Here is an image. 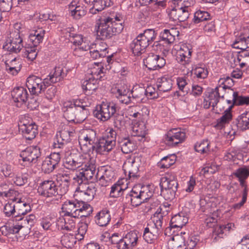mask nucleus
<instances>
[{"label": "nucleus", "mask_w": 249, "mask_h": 249, "mask_svg": "<svg viewBox=\"0 0 249 249\" xmlns=\"http://www.w3.org/2000/svg\"><path fill=\"white\" fill-rule=\"evenodd\" d=\"M192 71L194 74L198 78L205 79L208 74V71L205 67H196L195 69H193Z\"/></svg>", "instance_id": "62"}, {"label": "nucleus", "mask_w": 249, "mask_h": 249, "mask_svg": "<svg viewBox=\"0 0 249 249\" xmlns=\"http://www.w3.org/2000/svg\"><path fill=\"white\" fill-rule=\"evenodd\" d=\"M138 36L142 39V41L149 45L155 39L156 35L154 29H148L145 30L143 33L139 34Z\"/></svg>", "instance_id": "47"}, {"label": "nucleus", "mask_w": 249, "mask_h": 249, "mask_svg": "<svg viewBox=\"0 0 249 249\" xmlns=\"http://www.w3.org/2000/svg\"><path fill=\"white\" fill-rule=\"evenodd\" d=\"M96 174H98L97 176V178H98L99 174H101L102 178L107 179V181H111L115 176V173L114 172L112 168L109 166L101 167L100 169Z\"/></svg>", "instance_id": "49"}, {"label": "nucleus", "mask_w": 249, "mask_h": 249, "mask_svg": "<svg viewBox=\"0 0 249 249\" xmlns=\"http://www.w3.org/2000/svg\"><path fill=\"white\" fill-rule=\"evenodd\" d=\"M56 225L59 230L71 231L75 228V223L71 217L62 218L57 220Z\"/></svg>", "instance_id": "36"}, {"label": "nucleus", "mask_w": 249, "mask_h": 249, "mask_svg": "<svg viewBox=\"0 0 249 249\" xmlns=\"http://www.w3.org/2000/svg\"><path fill=\"white\" fill-rule=\"evenodd\" d=\"M210 142L208 140H203L197 142L195 145V150L201 154L208 153L210 150Z\"/></svg>", "instance_id": "52"}, {"label": "nucleus", "mask_w": 249, "mask_h": 249, "mask_svg": "<svg viewBox=\"0 0 249 249\" xmlns=\"http://www.w3.org/2000/svg\"><path fill=\"white\" fill-rule=\"evenodd\" d=\"M55 151L52 153L50 155L46 158L49 160L53 165L57 167L60 162L61 157L65 152V150L61 149H55Z\"/></svg>", "instance_id": "46"}, {"label": "nucleus", "mask_w": 249, "mask_h": 249, "mask_svg": "<svg viewBox=\"0 0 249 249\" xmlns=\"http://www.w3.org/2000/svg\"><path fill=\"white\" fill-rule=\"evenodd\" d=\"M146 128L145 124L143 122L136 123L132 127V136H137L143 138L146 135Z\"/></svg>", "instance_id": "42"}, {"label": "nucleus", "mask_w": 249, "mask_h": 249, "mask_svg": "<svg viewBox=\"0 0 249 249\" xmlns=\"http://www.w3.org/2000/svg\"><path fill=\"white\" fill-rule=\"evenodd\" d=\"M186 134L180 128H174L169 130L164 138L166 144L175 146L182 142L185 139Z\"/></svg>", "instance_id": "14"}, {"label": "nucleus", "mask_w": 249, "mask_h": 249, "mask_svg": "<svg viewBox=\"0 0 249 249\" xmlns=\"http://www.w3.org/2000/svg\"><path fill=\"white\" fill-rule=\"evenodd\" d=\"M82 199H83L82 198ZM84 200L82 199V202L78 210V213H76L74 218H79L83 217H87L89 216L92 212V207L89 204L86 203Z\"/></svg>", "instance_id": "39"}, {"label": "nucleus", "mask_w": 249, "mask_h": 249, "mask_svg": "<svg viewBox=\"0 0 249 249\" xmlns=\"http://www.w3.org/2000/svg\"><path fill=\"white\" fill-rule=\"evenodd\" d=\"M161 195L166 200L173 199L178 187V183L175 174L167 173L160 178Z\"/></svg>", "instance_id": "4"}, {"label": "nucleus", "mask_w": 249, "mask_h": 249, "mask_svg": "<svg viewBox=\"0 0 249 249\" xmlns=\"http://www.w3.org/2000/svg\"><path fill=\"white\" fill-rule=\"evenodd\" d=\"M76 110V108H75L74 107H71L70 106V107H65L64 106V116L68 120V121L74 123L75 119H76L75 115Z\"/></svg>", "instance_id": "56"}, {"label": "nucleus", "mask_w": 249, "mask_h": 249, "mask_svg": "<svg viewBox=\"0 0 249 249\" xmlns=\"http://www.w3.org/2000/svg\"><path fill=\"white\" fill-rule=\"evenodd\" d=\"M125 243L126 242L129 249H132L135 247L138 240V236L136 232L130 231L127 233L125 236H124Z\"/></svg>", "instance_id": "55"}, {"label": "nucleus", "mask_w": 249, "mask_h": 249, "mask_svg": "<svg viewBox=\"0 0 249 249\" xmlns=\"http://www.w3.org/2000/svg\"><path fill=\"white\" fill-rule=\"evenodd\" d=\"M232 91L233 105L236 106H243L249 105V96H239L237 92Z\"/></svg>", "instance_id": "50"}, {"label": "nucleus", "mask_w": 249, "mask_h": 249, "mask_svg": "<svg viewBox=\"0 0 249 249\" xmlns=\"http://www.w3.org/2000/svg\"><path fill=\"white\" fill-rule=\"evenodd\" d=\"M96 173V169H94L92 164L89 168H81L76 172L75 176L72 177L73 183L77 184L78 187L76 189V196H79L84 200L91 201L94 198L96 188L93 184L87 183L88 180L91 179H97L98 174Z\"/></svg>", "instance_id": "1"}, {"label": "nucleus", "mask_w": 249, "mask_h": 249, "mask_svg": "<svg viewBox=\"0 0 249 249\" xmlns=\"http://www.w3.org/2000/svg\"><path fill=\"white\" fill-rule=\"evenodd\" d=\"M188 219L184 213H179L173 216L170 221L171 228H182L187 222Z\"/></svg>", "instance_id": "37"}, {"label": "nucleus", "mask_w": 249, "mask_h": 249, "mask_svg": "<svg viewBox=\"0 0 249 249\" xmlns=\"http://www.w3.org/2000/svg\"><path fill=\"white\" fill-rule=\"evenodd\" d=\"M11 95L15 102L17 103V107L25 103L27 100L28 93L26 89L23 87L15 88L12 91Z\"/></svg>", "instance_id": "26"}, {"label": "nucleus", "mask_w": 249, "mask_h": 249, "mask_svg": "<svg viewBox=\"0 0 249 249\" xmlns=\"http://www.w3.org/2000/svg\"><path fill=\"white\" fill-rule=\"evenodd\" d=\"M233 85L232 79L227 76L226 78H220L218 83V86L223 89L222 91L224 92L226 89H230Z\"/></svg>", "instance_id": "61"}, {"label": "nucleus", "mask_w": 249, "mask_h": 249, "mask_svg": "<svg viewBox=\"0 0 249 249\" xmlns=\"http://www.w3.org/2000/svg\"><path fill=\"white\" fill-rule=\"evenodd\" d=\"M163 222V216L160 212H155L153 215L152 222L149 223L145 228H148L149 231L153 232V234L159 236L162 231Z\"/></svg>", "instance_id": "20"}, {"label": "nucleus", "mask_w": 249, "mask_h": 249, "mask_svg": "<svg viewBox=\"0 0 249 249\" xmlns=\"http://www.w3.org/2000/svg\"><path fill=\"white\" fill-rule=\"evenodd\" d=\"M200 205L202 212L210 213V215L205 219L204 222L208 227H212L213 224L217 222V217L219 216L218 210H213L211 202H206L205 199L200 200Z\"/></svg>", "instance_id": "12"}, {"label": "nucleus", "mask_w": 249, "mask_h": 249, "mask_svg": "<svg viewBox=\"0 0 249 249\" xmlns=\"http://www.w3.org/2000/svg\"><path fill=\"white\" fill-rule=\"evenodd\" d=\"M36 46H25L23 50V56L26 57L29 61H33L37 56Z\"/></svg>", "instance_id": "54"}, {"label": "nucleus", "mask_w": 249, "mask_h": 249, "mask_svg": "<svg viewBox=\"0 0 249 249\" xmlns=\"http://www.w3.org/2000/svg\"><path fill=\"white\" fill-rule=\"evenodd\" d=\"M141 163V158L136 156L130 158L125 162L124 170L125 174L128 173L129 178H135L139 175V167Z\"/></svg>", "instance_id": "13"}, {"label": "nucleus", "mask_w": 249, "mask_h": 249, "mask_svg": "<svg viewBox=\"0 0 249 249\" xmlns=\"http://www.w3.org/2000/svg\"><path fill=\"white\" fill-rule=\"evenodd\" d=\"M37 192L40 196L46 198L54 199L57 196H61L60 190L53 180H45L42 182L38 187Z\"/></svg>", "instance_id": "9"}, {"label": "nucleus", "mask_w": 249, "mask_h": 249, "mask_svg": "<svg viewBox=\"0 0 249 249\" xmlns=\"http://www.w3.org/2000/svg\"><path fill=\"white\" fill-rule=\"evenodd\" d=\"M121 149L124 154H128L133 152L137 147L135 141H133L128 136H126L125 133L123 134L122 137L118 140Z\"/></svg>", "instance_id": "21"}, {"label": "nucleus", "mask_w": 249, "mask_h": 249, "mask_svg": "<svg viewBox=\"0 0 249 249\" xmlns=\"http://www.w3.org/2000/svg\"><path fill=\"white\" fill-rule=\"evenodd\" d=\"M76 109L74 123L80 124L86 119L88 111L86 108L81 107L76 108Z\"/></svg>", "instance_id": "59"}, {"label": "nucleus", "mask_w": 249, "mask_h": 249, "mask_svg": "<svg viewBox=\"0 0 249 249\" xmlns=\"http://www.w3.org/2000/svg\"><path fill=\"white\" fill-rule=\"evenodd\" d=\"M111 5L110 0H96L90 9L89 12L92 14H96L97 12L101 11L105 7Z\"/></svg>", "instance_id": "43"}, {"label": "nucleus", "mask_w": 249, "mask_h": 249, "mask_svg": "<svg viewBox=\"0 0 249 249\" xmlns=\"http://www.w3.org/2000/svg\"><path fill=\"white\" fill-rule=\"evenodd\" d=\"M19 130L26 140H31L38 134L37 126L35 123H29L25 120H22L18 124Z\"/></svg>", "instance_id": "16"}, {"label": "nucleus", "mask_w": 249, "mask_h": 249, "mask_svg": "<svg viewBox=\"0 0 249 249\" xmlns=\"http://www.w3.org/2000/svg\"><path fill=\"white\" fill-rule=\"evenodd\" d=\"M190 10L176 6L169 13L170 18L174 21L183 22L189 16Z\"/></svg>", "instance_id": "22"}, {"label": "nucleus", "mask_w": 249, "mask_h": 249, "mask_svg": "<svg viewBox=\"0 0 249 249\" xmlns=\"http://www.w3.org/2000/svg\"><path fill=\"white\" fill-rule=\"evenodd\" d=\"M95 161L90 158L89 155H82L79 153H71L66 159L64 165L65 168L74 170L75 169L82 166V168H89L92 164L94 169H96Z\"/></svg>", "instance_id": "3"}, {"label": "nucleus", "mask_w": 249, "mask_h": 249, "mask_svg": "<svg viewBox=\"0 0 249 249\" xmlns=\"http://www.w3.org/2000/svg\"><path fill=\"white\" fill-rule=\"evenodd\" d=\"M146 67L151 70H155L162 68L165 64V60L159 55L150 53L143 60Z\"/></svg>", "instance_id": "18"}, {"label": "nucleus", "mask_w": 249, "mask_h": 249, "mask_svg": "<svg viewBox=\"0 0 249 249\" xmlns=\"http://www.w3.org/2000/svg\"><path fill=\"white\" fill-rule=\"evenodd\" d=\"M110 220V212L107 210H103L100 211L95 216L96 223L101 227L107 225Z\"/></svg>", "instance_id": "33"}, {"label": "nucleus", "mask_w": 249, "mask_h": 249, "mask_svg": "<svg viewBox=\"0 0 249 249\" xmlns=\"http://www.w3.org/2000/svg\"><path fill=\"white\" fill-rule=\"evenodd\" d=\"M236 126L240 130H245L249 128V112L242 114L236 119Z\"/></svg>", "instance_id": "40"}, {"label": "nucleus", "mask_w": 249, "mask_h": 249, "mask_svg": "<svg viewBox=\"0 0 249 249\" xmlns=\"http://www.w3.org/2000/svg\"><path fill=\"white\" fill-rule=\"evenodd\" d=\"M96 140V132L93 129H88L83 130L79 136V143L81 146L88 147L90 146L89 149L95 147V142Z\"/></svg>", "instance_id": "17"}, {"label": "nucleus", "mask_w": 249, "mask_h": 249, "mask_svg": "<svg viewBox=\"0 0 249 249\" xmlns=\"http://www.w3.org/2000/svg\"><path fill=\"white\" fill-rule=\"evenodd\" d=\"M223 89L221 87L217 86L214 89H213L211 91L208 92V95L206 98L210 103H212V107L213 108L219 102L220 98H224V95L222 91Z\"/></svg>", "instance_id": "31"}, {"label": "nucleus", "mask_w": 249, "mask_h": 249, "mask_svg": "<svg viewBox=\"0 0 249 249\" xmlns=\"http://www.w3.org/2000/svg\"><path fill=\"white\" fill-rule=\"evenodd\" d=\"M114 128H109L106 131L105 134L102 136L112 142H114L116 144V139L119 140L123 135L126 133V129L124 125V122L119 117L114 120Z\"/></svg>", "instance_id": "7"}, {"label": "nucleus", "mask_w": 249, "mask_h": 249, "mask_svg": "<svg viewBox=\"0 0 249 249\" xmlns=\"http://www.w3.org/2000/svg\"><path fill=\"white\" fill-rule=\"evenodd\" d=\"M177 83L179 89L182 92L183 95H184L187 94L189 89L187 87L186 78L185 77H178L177 79Z\"/></svg>", "instance_id": "64"}, {"label": "nucleus", "mask_w": 249, "mask_h": 249, "mask_svg": "<svg viewBox=\"0 0 249 249\" xmlns=\"http://www.w3.org/2000/svg\"><path fill=\"white\" fill-rule=\"evenodd\" d=\"M116 106L113 103L103 102L96 106L93 112L94 116L102 121L108 120L116 112Z\"/></svg>", "instance_id": "8"}, {"label": "nucleus", "mask_w": 249, "mask_h": 249, "mask_svg": "<svg viewBox=\"0 0 249 249\" xmlns=\"http://www.w3.org/2000/svg\"><path fill=\"white\" fill-rule=\"evenodd\" d=\"M72 174H69L67 172H63L59 174V178L61 181V183L59 186L60 195H64L68 191L71 178H72Z\"/></svg>", "instance_id": "30"}, {"label": "nucleus", "mask_w": 249, "mask_h": 249, "mask_svg": "<svg viewBox=\"0 0 249 249\" xmlns=\"http://www.w3.org/2000/svg\"><path fill=\"white\" fill-rule=\"evenodd\" d=\"M76 235L71 233L64 234L61 237V243L66 248H72L76 242Z\"/></svg>", "instance_id": "44"}, {"label": "nucleus", "mask_w": 249, "mask_h": 249, "mask_svg": "<svg viewBox=\"0 0 249 249\" xmlns=\"http://www.w3.org/2000/svg\"><path fill=\"white\" fill-rule=\"evenodd\" d=\"M232 47L240 50H246L249 48V29H245L240 35L236 36L232 45Z\"/></svg>", "instance_id": "23"}, {"label": "nucleus", "mask_w": 249, "mask_h": 249, "mask_svg": "<svg viewBox=\"0 0 249 249\" xmlns=\"http://www.w3.org/2000/svg\"><path fill=\"white\" fill-rule=\"evenodd\" d=\"M179 34V32L176 28L164 29L160 33V37L161 41L171 44L174 43L176 37L178 36Z\"/></svg>", "instance_id": "28"}, {"label": "nucleus", "mask_w": 249, "mask_h": 249, "mask_svg": "<svg viewBox=\"0 0 249 249\" xmlns=\"http://www.w3.org/2000/svg\"><path fill=\"white\" fill-rule=\"evenodd\" d=\"M172 80L168 77L163 76L158 79L157 86L160 92H165L170 90L172 87Z\"/></svg>", "instance_id": "34"}, {"label": "nucleus", "mask_w": 249, "mask_h": 249, "mask_svg": "<svg viewBox=\"0 0 249 249\" xmlns=\"http://www.w3.org/2000/svg\"><path fill=\"white\" fill-rule=\"evenodd\" d=\"M148 46V44L142 41V39L137 36L130 44V47L135 55H140L144 53L145 49Z\"/></svg>", "instance_id": "29"}, {"label": "nucleus", "mask_w": 249, "mask_h": 249, "mask_svg": "<svg viewBox=\"0 0 249 249\" xmlns=\"http://www.w3.org/2000/svg\"><path fill=\"white\" fill-rule=\"evenodd\" d=\"M16 208V214L15 215V217H18V218L19 217L20 215H25L31 210L29 204L21 201V200H19L17 202Z\"/></svg>", "instance_id": "45"}, {"label": "nucleus", "mask_w": 249, "mask_h": 249, "mask_svg": "<svg viewBox=\"0 0 249 249\" xmlns=\"http://www.w3.org/2000/svg\"><path fill=\"white\" fill-rule=\"evenodd\" d=\"M48 79H42L38 76L32 75L27 78L26 86L31 94L38 95L48 86Z\"/></svg>", "instance_id": "6"}, {"label": "nucleus", "mask_w": 249, "mask_h": 249, "mask_svg": "<svg viewBox=\"0 0 249 249\" xmlns=\"http://www.w3.org/2000/svg\"><path fill=\"white\" fill-rule=\"evenodd\" d=\"M192 51L186 45H183L178 51L176 59L178 63L189 69Z\"/></svg>", "instance_id": "19"}, {"label": "nucleus", "mask_w": 249, "mask_h": 249, "mask_svg": "<svg viewBox=\"0 0 249 249\" xmlns=\"http://www.w3.org/2000/svg\"><path fill=\"white\" fill-rule=\"evenodd\" d=\"M90 49H94L96 51L101 53L103 57H106L107 53V45L104 42H100L98 43H91L89 45Z\"/></svg>", "instance_id": "58"}, {"label": "nucleus", "mask_w": 249, "mask_h": 249, "mask_svg": "<svg viewBox=\"0 0 249 249\" xmlns=\"http://www.w3.org/2000/svg\"><path fill=\"white\" fill-rule=\"evenodd\" d=\"M175 155H170L163 158L159 163L160 168H168L175 162Z\"/></svg>", "instance_id": "57"}, {"label": "nucleus", "mask_w": 249, "mask_h": 249, "mask_svg": "<svg viewBox=\"0 0 249 249\" xmlns=\"http://www.w3.org/2000/svg\"><path fill=\"white\" fill-rule=\"evenodd\" d=\"M45 33V30L42 28H38L33 31L29 36V41L32 43V46H37L42 42Z\"/></svg>", "instance_id": "38"}, {"label": "nucleus", "mask_w": 249, "mask_h": 249, "mask_svg": "<svg viewBox=\"0 0 249 249\" xmlns=\"http://www.w3.org/2000/svg\"><path fill=\"white\" fill-rule=\"evenodd\" d=\"M63 70L59 67H55L54 69V72L53 74L51 73L47 76L46 79H48L49 84L55 83L60 81L63 77L62 75Z\"/></svg>", "instance_id": "48"}, {"label": "nucleus", "mask_w": 249, "mask_h": 249, "mask_svg": "<svg viewBox=\"0 0 249 249\" xmlns=\"http://www.w3.org/2000/svg\"><path fill=\"white\" fill-rule=\"evenodd\" d=\"M70 36H71L70 39L71 41L76 47L82 46V44H89L87 40H84L83 36L81 35H74L70 33Z\"/></svg>", "instance_id": "60"}, {"label": "nucleus", "mask_w": 249, "mask_h": 249, "mask_svg": "<svg viewBox=\"0 0 249 249\" xmlns=\"http://www.w3.org/2000/svg\"><path fill=\"white\" fill-rule=\"evenodd\" d=\"M82 202V199L81 200H67L63 205L62 210L65 213V215L71 216L72 217H75L78 210Z\"/></svg>", "instance_id": "25"}, {"label": "nucleus", "mask_w": 249, "mask_h": 249, "mask_svg": "<svg viewBox=\"0 0 249 249\" xmlns=\"http://www.w3.org/2000/svg\"><path fill=\"white\" fill-rule=\"evenodd\" d=\"M95 65L96 67L92 68L89 72L91 75L87 77L82 85V89L87 94L92 93L97 88L98 79H101L104 76L103 67L95 63Z\"/></svg>", "instance_id": "5"}, {"label": "nucleus", "mask_w": 249, "mask_h": 249, "mask_svg": "<svg viewBox=\"0 0 249 249\" xmlns=\"http://www.w3.org/2000/svg\"><path fill=\"white\" fill-rule=\"evenodd\" d=\"M211 16L208 12L198 10L194 14L193 22L195 24H198L201 22L209 20Z\"/></svg>", "instance_id": "51"}, {"label": "nucleus", "mask_w": 249, "mask_h": 249, "mask_svg": "<svg viewBox=\"0 0 249 249\" xmlns=\"http://www.w3.org/2000/svg\"><path fill=\"white\" fill-rule=\"evenodd\" d=\"M131 94L133 98L135 99L137 102L142 101L145 96V89L136 85L133 87Z\"/></svg>", "instance_id": "53"}, {"label": "nucleus", "mask_w": 249, "mask_h": 249, "mask_svg": "<svg viewBox=\"0 0 249 249\" xmlns=\"http://www.w3.org/2000/svg\"><path fill=\"white\" fill-rule=\"evenodd\" d=\"M123 18L120 15L111 17H99L96 20L95 29L97 37L106 40L121 32L123 29Z\"/></svg>", "instance_id": "2"}, {"label": "nucleus", "mask_w": 249, "mask_h": 249, "mask_svg": "<svg viewBox=\"0 0 249 249\" xmlns=\"http://www.w3.org/2000/svg\"><path fill=\"white\" fill-rule=\"evenodd\" d=\"M123 201H124L125 203H130L133 206L135 207H137L143 203L142 202V200L139 199V198L135 197L130 193V194L126 195L125 197L123 198Z\"/></svg>", "instance_id": "63"}, {"label": "nucleus", "mask_w": 249, "mask_h": 249, "mask_svg": "<svg viewBox=\"0 0 249 249\" xmlns=\"http://www.w3.org/2000/svg\"><path fill=\"white\" fill-rule=\"evenodd\" d=\"M139 191L144 202L149 200L150 203L153 202L155 203L154 206L159 205V201L158 199L152 197L154 192L149 185L142 186Z\"/></svg>", "instance_id": "32"}, {"label": "nucleus", "mask_w": 249, "mask_h": 249, "mask_svg": "<svg viewBox=\"0 0 249 249\" xmlns=\"http://www.w3.org/2000/svg\"><path fill=\"white\" fill-rule=\"evenodd\" d=\"M69 10L75 19H79L86 14V8L78 0H73L69 4Z\"/></svg>", "instance_id": "24"}, {"label": "nucleus", "mask_w": 249, "mask_h": 249, "mask_svg": "<svg viewBox=\"0 0 249 249\" xmlns=\"http://www.w3.org/2000/svg\"><path fill=\"white\" fill-rule=\"evenodd\" d=\"M114 142L109 141L103 137L101 138L95 144V147L93 149H95L96 152L100 154H103L104 152H108L110 151L115 146Z\"/></svg>", "instance_id": "27"}, {"label": "nucleus", "mask_w": 249, "mask_h": 249, "mask_svg": "<svg viewBox=\"0 0 249 249\" xmlns=\"http://www.w3.org/2000/svg\"><path fill=\"white\" fill-rule=\"evenodd\" d=\"M23 47L22 39L18 30H15L10 34V36L6 40L3 46L4 49L14 53L19 52Z\"/></svg>", "instance_id": "11"}, {"label": "nucleus", "mask_w": 249, "mask_h": 249, "mask_svg": "<svg viewBox=\"0 0 249 249\" xmlns=\"http://www.w3.org/2000/svg\"><path fill=\"white\" fill-rule=\"evenodd\" d=\"M24 165L29 166L37 162L41 156L40 148L37 146H31L22 151L19 155Z\"/></svg>", "instance_id": "10"}, {"label": "nucleus", "mask_w": 249, "mask_h": 249, "mask_svg": "<svg viewBox=\"0 0 249 249\" xmlns=\"http://www.w3.org/2000/svg\"><path fill=\"white\" fill-rule=\"evenodd\" d=\"M233 175L237 178L241 186H245V180L249 176V170L246 167H242L237 169Z\"/></svg>", "instance_id": "41"}, {"label": "nucleus", "mask_w": 249, "mask_h": 249, "mask_svg": "<svg viewBox=\"0 0 249 249\" xmlns=\"http://www.w3.org/2000/svg\"><path fill=\"white\" fill-rule=\"evenodd\" d=\"M72 134V132L68 126H65L63 129L58 132L53 142V148L64 150L66 144L70 141Z\"/></svg>", "instance_id": "15"}, {"label": "nucleus", "mask_w": 249, "mask_h": 249, "mask_svg": "<svg viewBox=\"0 0 249 249\" xmlns=\"http://www.w3.org/2000/svg\"><path fill=\"white\" fill-rule=\"evenodd\" d=\"M233 105H231L228 109L224 112L223 115L217 120V124L215 126L218 129H222L227 124H229L231 120L232 115L231 113V110Z\"/></svg>", "instance_id": "35"}]
</instances>
